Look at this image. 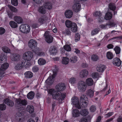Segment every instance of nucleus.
Wrapping results in <instances>:
<instances>
[{"instance_id": "64", "label": "nucleus", "mask_w": 122, "mask_h": 122, "mask_svg": "<svg viewBox=\"0 0 122 122\" xmlns=\"http://www.w3.org/2000/svg\"><path fill=\"white\" fill-rule=\"evenodd\" d=\"M117 121L118 122H122V117H119L117 119Z\"/></svg>"}, {"instance_id": "53", "label": "nucleus", "mask_w": 122, "mask_h": 122, "mask_svg": "<svg viewBox=\"0 0 122 122\" xmlns=\"http://www.w3.org/2000/svg\"><path fill=\"white\" fill-rule=\"evenodd\" d=\"M96 108L95 106L92 105L90 108V110L91 112H94L96 110Z\"/></svg>"}, {"instance_id": "23", "label": "nucleus", "mask_w": 122, "mask_h": 122, "mask_svg": "<svg viewBox=\"0 0 122 122\" xmlns=\"http://www.w3.org/2000/svg\"><path fill=\"white\" fill-rule=\"evenodd\" d=\"M86 84L88 86H91L93 84V81L92 79L91 78H88L86 79Z\"/></svg>"}, {"instance_id": "16", "label": "nucleus", "mask_w": 122, "mask_h": 122, "mask_svg": "<svg viewBox=\"0 0 122 122\" xmlns=\"http://www.w3.org/2000/svg\"><path fill=\"white\" fill-rule=\"evenodd\" d=\"M81 7L80 4L78 3H76L74 4L73 5L72 8L74 11L77 12L80 10Z\"/></svg>"}, {"instance_id": "51", "label": "nucleus", "mask_w": 122, "mask_h": 122, "mask_svg": "<svg viewBox=\"0 0 122 122\" xmlns=\"http://www.w3.org/2000/svg\"><path fill=\"white\" fill-rule=\"evenodd\" d=\"M6 107V106L5 104H0V110H5V109Z\"/></svg>"}, {"instance_id": "33", "label": "nucleus", "mask_w": 122, "mask_h": 122, "mask_svg": "<svg viewBox=\"0 0 122 122\" xmlns=\"http://www.w3.org/2000/svg\"><path fill=\"white\" fill-rule=\"evenodd\" d=\"M27 111L30 113H33L34 111V108L32 105H28L27 107Z\"/></svg>"}, {"instance_id": "5", "label": "nucleus", "mask_w": 122, "mask_h": 122, "mask_svg": "<svg viewBox=\"0 0 122 122\" xmlns=\"http://www.w3.org/2000/svg\"><path fill=\"white\" fill-rule=\"evenodd\" d=\"M86 86L85 82L83 81H79L78 88L80 91L84 92L86 90Z\"/></svg>"}, {"instance_id": "2", "label": "nucleus", "mask_w": 122, "mask_h": 122, "mask_svg": "<svg viewBox=\"0 0 122 122\" xmlns=\"http://www.w3.org/2000/svg\"><path fill=\"white\" fill-rule=\"evenodd\" d=\"M37 44L36 41L33 39L30 40L28 43L29 47L32 49L33 52L35 55L39 56H44L45 53L43 51H40V49L36 47Z\"/></svg>"}, {"instance_id": "32", "label": "nucleus", "mask_w": 122, "mask_h": 122, "mask_svg": "<svg viewBox=\"0 0 122 122\" xmlns=\"http://www.w3.org/2000/svg\"><path fill=\"white\" fill-rule=\"evenodd\" d=\"M34 92L32 91H30L27 94V97L28 99L31 100L34 98Z\"/></svg>"}, {"instance_id": "22", "label": "nucleus", "mask_w": 122, "mask_h": 122, "mask_svg": "<svg viewBox=\"0 0 122 122\" xmlns=\"http://www.w3.org/2000/svg\"><path fill=\"white\" fill-rule=\"evenodd\" d=\"M65 14L66 17L69 18H71L72 16L73 12L71 10H67L65 11Z\"/></svg>"}, {"instance_id": "14", "label": "nucleus", "mask_w": 122, "mask_h": 122, "mask_svg": "<svg viewBox=\"0 0 122 122\" xmlns=\"http://www.w3.org/2000/svg\"><path fill=\"white\" fill-rule=\"evenodd\" d=\"M17 118L19 119L18 121L19 122H22L25 120V118L24 114L20 112H18L17 113Z\"/></svg>"}, {"instance_id": "9", "label": "nucleus", "mask_w": 122, "mask_h": 122, "mask_svg": "<svg viewBox=\"0 0 122 122\" xmlns=\"http://www.w3.org/2000/svg\"><path fill=\"white\" fill-rule=\"evenodd\" d=\"M15 102L17 104L20 106H26L27 104V102L25 99H21L20 98H16Z\"/></svg>"}, {"instance_id": "21", "label": "nucleus", "mask_w": 122, "mask_h": 122, "mask_svg": "<svg viewBox=\"0 0 122 122\" xmlns=\"http://www.w3.org/2000/svg\"><path fill=\"white\" fill-rule=\"evenodd\" d=\"M14 19L15 21L18 24L23 23V20L20 17L15 16L14 17Z\"/></svg>"}, {"instance_id": "7", "label": "nucleus", "mask_w": 122, "mask_h": 122, "mask_svg": "<svg viewBox=\"0 0 122 122\" xmlns=\"http://www.w3.org/2000/svg\"><path fill=\"white\" fill-rule=\"evenodd\" d=\"M9 64L7 63H5L3 64L0 68V77H1L5 74L4 71L9 67Z\"/></svg>"}, {"instance_id": "60", "label": "nucleus", "mask_w": 122, "mask_h": 122, "mask_svg": "<svg viewBox=\"0 0 122 122\" xmlns=\"http://www.w3.org/2000/svg\"><path fill=\"white\" fill-rule=\"evenodd\" d=\"M53 39H46V41L47 42L50 43L52 42Z\"/></svg>"}, {"instance_id": "15", "label": "nucleus", "mask_w": 122, "mask_h": 122, "mask_svg": "<svg viewBox=\"0 0 122 122\" xmlns=\"http://www.w3.org/2000/svg\"><path fill=\"white\" fill-rule=\"evenodd\" d=\"M56 75L53 74L51 76H49L48 78L46 81V83L50 85H52L54 79Z\"/></svg>"}, {"instance_id": "27", "label": "nucleus", "mask_w": 122, "mask_h": 122, "mask_svg": "<svg viewBox=\"0 0 122 122\" xmlns=\"http://www.w3.org/2000/svg\"><path fill=\"white\" fill-rule=\"evenodd\" d=\"M44 8L50 10L52 8V5L51 2H46L44 4Z\"/></svg>"}, {"instance_id": "40", "label": "nucleus", "mask_w": 122, "mask_h": 122, "mask_svg": "<svg viewBox=\"0 0 122 122\" xmlns=\"http://www.w3.org/2000/svg\"><path fill=\"white\" fill-rule=\"evenodd\" d=\"M77 58L76 56H73L70 58V61L72 63H75L77 61Z\"/></svg>"}, {"instance_id": "61", "label": "nucleus", "mask_w": 122, "mask_h": 122, "mask_svg": "<svg viewBox=\"0 0 122 122\" xmlns=\"http://www.w3.org/2000/svg\"><path fill=\"white\" fill-rule=\"evenodd\" d=\"M0 60L2 61H5L6 60V59L5 58V56L4 55L3 56H1L0 57Z\"/></svg>"}, {"instance_id": "54", "label": "nucleus", "mask_w": 122, "mask_h": 122, "mask_svg": "<svg viewBox=\"0 0 122 122\" xmlns=\"http://www.w3.org/2000/svg\"><path fill=\"white\" fill-rule=\"evenodd\" d=\"M32 71L34 72H36L39 70L38 67L36 66H35L33 67L32 68Z\"/></svg>"}, {"instance_id": "6", "label": "nucleus", "mask_w": 122, "mask_h": 122, "mask_svg": "<svg viewBox=\"0 0 122 122\" xmlns=\"http://www.w3.org/2000/svg\"><path fill=\"white\" fill-rule=\"evenodd\" d=\"M23 55L25 59L24 61L26 62V61L28 62L31 59L33 56V54L31 51H28L24 53Z\"/></svg>"}, {"instance_id": "49", "label": "nucleus", "mask_w": 122, "mask_h": 122, "mask_svg": "<svg viewBox=\"0 0 122 122\" xmlns=\"http://www.w3.org/2000/svg\"><path fill=\"white\" fill-rule=\"evenodd\" d=\"M20 56L19 55H17L14 56L13 58V60L14 61H18L20 60Z\"/></svg>"}, {"instance_id": "36", "label": "nucleus", "mask_w": 122, "mask_h": 122, "mask_svg": "<svg viewBox=\"0 0 122 122\" xmlns=\"http://www.w3.org/2000/svg\"><path fill=\"white\" fill-rule=\"evenodd\" d=\"M50 32L46 31L44 35V37L45 38H53Z\"/></svg>"}, {"instance_id": "50", "label": "nucleus", "mask_w": 122, "mask_h": 122, "mask_svg": "<svg viewBox=\"0 0 122 122\" xmlns=\"http://www.w3.org/2000/svg\"><path fill=\"white\" fill-rule=\"evenodd\" d=\"M99 29H95L92 30L91 32V35L93 36L98 33Z\"/></svg>"}, {"instance_id": "46", "label": "nucleus", "mask_w": 122, "mask_h": 122, "mask_svg": "<svg viewBox=\"0 0 122 122\" xmlns=\"http://www.w3.org/2000/svg\"><path fill=\"white\" fill-rule=\"evenodd\" d=\"M109 8L111 10L114 11L116 8V7L114 4L110 3L109 6Z\"/></svg>"}, {"instance_id": "37", "label": "nucleus", "mask_w": 122, "mask_h": 122, "mask_svg": "<svg viewBox=\"0 0 122 122\" xmlns=\"http://www.w3.org/2000/svg\"><path fill=\"white\" fill-rule=\"evenodd\" d=\"M9 24L10 26L13 28H15L17 27V23L13 21H10L9 23Z\"/></svg>"}, {"instance_id": "38", "label": "nucleus", "mask_w": 122, "mask_h": 122, "mask_svg": "<svg viewBox=\"0 0 122 122\" xmlns=\"http://www.w3.org/2000/svg\"><path fill=\"white\" fill-rule=\"evenodd\" d=\"M86 92L87 95L89 96L90 97H92L94 96V91L91 89H89L87 90Z\"/></svg>"}, {"instance_id": "17", "label": "nucleus", "mask_w": 122, "mask_h": 122, "mask_svg": "<svg viewBox=\"0 0 122 122\" xmlns=\"http://www.w3.org/2000/svg\"><path fill=\"white\" fill-rule=\"evenodd\" d=\"M106 68L105 65L101 64L98 65L97 67V70L98 72H102L104 71Z\"/></svg>"}, {"instance_id": "44", "label": "nucleus", "mask_w": 122, "mask_h": 122, "mask_svg": "<svg viewBox=\"0 0 122 122\" xmlns=\"http://www.w3.org/2000/svg\"><path fill=\"white\" fill-rule=\"evenodd\" d=\"M69 20H66L65 22V24L66 27L68 28H70L72 24V23Z\"/></svg>"}, {"instance_id": "19", "label": "nucleus", "mask_w": 122, "mask_h": 122, "mask_svg": "<svg viewBox=\"0 0 122 122\" xmlns=\"http://www.w3.org/2000/svg\"><path fill=\"white\" fill-rule=\"evenodd\" d=\"M88 74V71L86 69L82 70L80 72V76L82 78L86 77Z\"/></svg>"}, {"instance_id": "1", "label": "nucleus", "mask_w": 122, "mask_h": 122, "mask_svg": "<svg viewBox=\"0 0 122 122\" xmlns=\"http://www.w3.org/2000/svg\"><path fill=\"white\" fill-rule=\"evenodd\" d=\"M65 84L64 83H60L55 87L56 90L51 88L48 91V93L52 95L53 98L57 100L62 101L64 100L66 96L65 93H62L59 91H62L65 88Z\"/></svg>"}, {"instance_id": "57", "label": "nucleus", "mask_w": 122, "mask_h": 122, "mask_svg": "<svg viewBox=\"0 0 122 122\" xmlns=\"http://www.w3.org/2000/svg\"><path fill=\"white\" fill-rule=\"evenodd\" d=\"M113 45L111 44H110L107 45V47L108 49H113Z\"/></svg>"}, {"instance_id": "34", "label": "nucleus", "mask_w": 122, "mask_h": 122, "mask_svg": "<svg viewBox=\"0 0 122 122\" xmlns=\"http://www.w3.org/2000/svg\"><path fill=\"white\" fill-rule=\"evenodd\" d=\"M80 113L81 115L85 116L88 114V112L87 109H84L80 111Z\"/></svg>"}, {"instance_id": "20", "label": "nucleus", "mask_w": 122, "mask_h": 122, "mask_svg": "<svg viewBox=\"0 0 122 122\" xmlns=\"http://www.w3.org/2000/svg\"><path fill=\"white\" fill-rule=\"evenodd\" d=\"M64 48H61V50L62 52L65 53V51H70L71 50V48L70 46L69 45L64 46H63Z\"/></svg>"}, {"instance_id": "47", "label": "nucleus", "mask_w": 122, "mask_h": 122, "mask_svg": "<svg viewBox=\"0 0 122 122\" xmlns=\"http://www.w3.org/2000/svg\"><path fill=\"white\" fill-rule=\"evenodd\" d=\"M76 79L74 77L71 78L69 80V82L72 85H73L76 83Z\"/></svg>"}, {"instance_id": "12", "label": "nucleus", "mask_w": 122, "mask_h": 122, "mask_svg": "<svg viewBox=\"0 0 122 122\" xmlns=\"http://www.w3.org/2000/svg\"><path fill=\"white\" fill-rule=\"evenodd\" d=\"M112 63L114 66L117 67H119L121 65L122 61L118 57H116L113 59Z\"/></svg>"}, {"instance_id": "3", "label": "nucleus", "mask_w": 122, "mask_h": 122, "mask_svg": "<svg viewBox=\"0 0 122 122\" xmlns=\"http://www.w3.org/2000/svg\"><path fill=\"white\" fill-rule=\"evenodd\" d=\"M20 30L22 33H29L30 30V27L27 24H22L20 27Z\"/></svg>"}, {"instance_id": "45", "label": "nucleus", "mask_w": 122, "mask_h": 122, "mask_svg": "<svg viewBox=\"0 0 122 122\" xmlns=\"http://www.w3.org/2000/svg\"><path fill=\"white\" fill-rule=\"evenodd\" d=\"M92 77L94 79L98 78L99 77V75L98 72L93 73L92 74Z\"/></svg>"}, {"instance_id": "30", "label": "nucleus", "mask_w": 122, "mask_h": 122, "mask_svg": "<svg viewBox=\"0 0 122 122\" xmlns=\"http://www.w3.org/2000/svg\"><path fill=\"white\" fill-rule=\"evenodd\" d=\"M112 14L111 12H108L106 14L104 18L106 20H109L112 18Z\"/></svg>"}, {"instance_id": "4", "label": "nucleus", "mask_w": 122, "mask_h": 122, "mask_svg": "<svg viewBox=\"0 0 122 122\" xmlns=\"http://www.w3.org/2000/svg\"><path fill=\"white\" fill-rule=\"evenodd\" d=\"M29 63L27 62V63L25 62V61L23 60L22 61L21 64H17L15 66V68L16 70H19L22 69L23 66L27 68L30 67Z\"/></svg>"}, {"instance_id": "18", "label": "nucleus", "mask_w": 122, "mask_h": 122, "mask_svg": "<svg viewBox=\"0 0 122 122\" xmlns=\"http://www.w3.org/2000/svg\"><path fill=\"white\" fill-rule=\"evenodd\" d=\"M4 103L9 106L12 107L14 104V102L8 98H6L4 100Z\"/></svg>"}, {"instance_id": "48", "label": "nucleus", "mask_w": 122, "mask_h": 122, "mask_svg": "<svg viewBox=\"0 0 122 122\" xmlns=\"http://www.w3.org/2000/svg\"><path fill=\"white\" fill-rule=\"evenodd\" d=\"M98 57L96 55H92L91 56V59L93 61H96L98 59Z\"/></svg>"}, {"instance_id": "59", "label": "nucleus", "mask_w": 122, "mask_h": 122, "mask_svg": "<svg viewBox=\"0 0 122 122\" xmlns=\"http://www.w3.org/2000/svg\"><path fill=\"white\" fill-rule=\"evenodd\" d=\"M79 122H87V120L85 118L82 117L81 119Z\"/></svg>"}, {"instance_id": "55", "label": "nucleus", "mask_w": 122, "mask_h": 122, "mask_svg": "<svg viewBox=\"0 0 122 122\" xmlns=\"http://www.w3.org/2000/svg\"><path fill=\"white\" fill-rule=\"evenodd\" d=\"M9 8L10 10L12 11L16 12L17 11V10L15 7L12 6H10Z\"/></svg>"}, {"instance_id": "58", "label": "nucleus", "mask_w": 122, "mask_h": 122, "mask_svg": "<svg viewBox=\"0 0 122 122\" xmlns=\"http://www.w3.org/2000/svg\"><path fill=\"white\" fill-rule=\"evenodd\" d=\"M33 1L37 4H40L43 2V0H33Z\"/></svg>"}, {"instance_id": "10", "label": "nucleus", "mask_w": 122, "mask_h": 122, "mask_svg": "<svg viewBox=\"0 0 122 122\" xmlns=\"http://www.w3.org/2000/svg\"><path fill=\"white\" fill-rule=\"evenodd\" d=\"M85 95H81L80 98V101L81 102V104L82 107H86L88 105V103L86 102L85 98Z\"/></svg>"}, {"instance_id": "41", "label": "nucleus", "mask_w": 122, "mask_h": 122, "mask_svg": "<svg viewBox=\"0 0 122 122\" xmlns=\"http://www.w3.org/2000/svg\"><path fill=\"white\" fill-rule=\"evenodd\" d=\"M38 11L39 12L42 14H45L46 12V10L43 6H40L39 8Z\"/></svg>"}, {"instance_id": "31", "label": "nucleus", "mask_w": 122, "mask_h": 122, "mask_svg": "<svg viewBox=\"0 0 122 122\" xmlns=\"http://www.w3.org/2000/svg\"><path fill=\"white\" fill-rule=\"evenodd\" d=\"M106 56L108 60H111L114 57L113 53L110 51H108L107 53Z\"/></svg>"}, {"instance_id": "13", "label": "nucleus", "mask_w": 122, "mask_h": 122, "mask_svg": "<svg viewBox=\"0 0 122 122\" xmlns=\"http://www.w3.org/2000/svg\"><path fill=\"white\" fill-rule=\"evenodd\" d=\"M94 16L97 19L99 22H101L103 21L102 16L101 13L99 11H97L95 12L93 14Z\"/></svg>"}, {"instance_id": "24", "label": "nucleus", "mask_w": 122, "mask_h": 122, "mask_svg": "<svg viewBox=\"0 0 122 122\" xmlns=\"http://www.w3.org/2000/svg\"><path fill=\"white\" fill-rule=\"evenodd\" d=\"M24 75L25 77L26 78H30L33 76V74L30 71H27L25 73Z\"/></svg>"}, {"instance_id": "25", "label": "nucleus", "mask_w": 122, "mask_h": 122, "mask_svg": "<svg viewBox=\"0 0 122 122\" xmlns=\"http://www.w3.org/2000/svg\"><path fill=\"white\" fill-rule=\"evenodd\" d=\"M72 113L73 117H74L79 116L80 114L79 111L77 109L73 110Z\"/></svg>"}, {"instance_id": "8", "label": "nucleus", "mask_w": 122, "mask_h": 122, "mask_svg": "<svg viewBox=\"0 0 122 122\" xmlns=\"http://www.w3.org/2000/svg\"><path fill=\"white\" fill-rule=\"evenodd\" d=\"M71 101L75 107L78 109H80L81 107L80 106L79 101L78 98L76 97H74L71 99Z\"/></svg>"}, {"instance_id": "35", "label": "nucleus", "mask_w": 122, "mask_h": 122, "mask_svg": "<svg viewBox=\"0 0 122 122\" xmlns=\"http://www.w3.org/2000/svg\"><path fill=\"white\" fill-rule=\"evenodd\" d=\"M46 62V60L42 58H40L38 60V64L40 65H44Z\"/></svg>"}, {"instance_id": "26", "label": "nucleus", "mask_w": 122, "mask_h": 122, "mask_svg": "<svg viewBox=\"0 0 122 122\" xmlns=\"http://www.w3.org/2000/svg\"><path fill=\"white\" fill-rule=\"evenodd\" d=\"M71 30L73 32H75L77 31V26L76 24L75 23L73 22L71 25Z\"/></svg>"}, {"instance_id": "28", "label": "nucleus", "mask_w": 122, "mask_h": 122, "mask_svg": "<svg viewBox=\"0 0 122 122\" xmlns=\"http://www.w3.org/2000/svg\"><path fill=\"white\" fill-rule=\"evenodd\" d=\"M49 52L53 55H55L57 52V50L55 46H51L50 48Z\"/></svg>"}, {"instance_id": "56", "label": "nucleus", "mask_w": 122, "mask_h": 122, "mask_svg": "<svg viewBox=\"0 0 122 122\" xmlns=\"http://www.w3.org/2000/svg\"><path fill=\"white\" fill-rule=\"evenodd\" d=\"M5 31V29L3 28H0V34L1 35L4 33Z\"/></svg>"}, {"instance_id": "39", "label": "nucleus", "mask_w": 122, "mask_h": 122, "mask_svg": "<svg viewBox=\"0 0 122 122\" xmlns=\"http://www.w3.org/2000/svg\"><path fill=\"white\" fill-rule=\"evenodd\" d=\"M69 60V58L66 57H64L63 58L62 63L63 64L66 65L68 63Z\"/></svg>"}, {"instance_id": "42", "label": "nucleus", "mask_w": 122, "mask_h": 122, "mask_svg": "<svg viewBox=\"0 0 122 122\" xmlns=\"http://www.w3.org/2000/svg\"><path fill=\"white\" fill-rule=\"evenodd\" d=\"M114 50L115 51V53L117 55L119 54L120 52V48L118 46H116L114 48Z\"/></svg>"}, {"instance_id": "62", "label": "nucleus", "mask_w": 122, "mask_h": 122, "mask_svg": "<svg viewBox=\"0 0 122 122\" xmlns=\"http://www.w3.org/2000/svg\"><path fill=\"white\" fill-rule=\"evenodd\" d=\"M113 113V112H109L106 115L107 116V117H108L112 115Z\"/></svg>"}, {"instance_id": "52", "label": "nucleus", "mask_w": 122, "mask_h": 122, "mask_svg": "<svg viewBox=\"0 0 122 122\" xmlns=\"http://www.w3.org/2000/svg\"><path fill=\"white\" fill-rule=\"evenodd\" d=\"M11 1L12 5L14 6H16L17 5L18 3L17 0H11Z\"/></svg>"}, {"instance_id": "11", "label": "nucleus", "mask_w": 122, "mask_h": 122, "mask_svg": "<svg viewBox=\"0 0 122 122\" xmlns=\"http://www.w3.org/2000/svg\"><path fill=\"white\" fill-rule=\"evenodd\" d=\"M116 24L113 21H110L107 23L105 25L102 24L100 25V27L102 29H105L107 28V26H111L114 27Z\"/></svg>"}, {"instance_id": "63", "label": "nucleus", "mask_w": 122, "mask_h": 122, "mask_svg": "<svg viewBox=\"0 0 122 122\" xmlns=\"http://www.w3.org/2000/svg\"><path fill=\"white\" fill-rule=\"evenodd\" d=\"M81 66L82 67L85 68H86L88 66V65L86 63H83L81 65Z\"/></svg>"}, {"instance_id": "29", "label": "nucleus", "mask_w": 122, "mask_h": 122, "mask_svg": "<svg viewBox=\"0 0 122 122\" xmlns=\"http://www.w3.org/2000/svg\"><path fill=\"white\" fill-rule=\"evenodd\" d=\"M48 18L47 17L44 16L40 18L38 20L39 22L42 24L47 21Z\"/></svg>"}, {"instance_id": "43", "label": "nucleus", "mask_w": 122, "mask_h": 122, "mask_svg": "<svg viewBox=\"0 0 122 122\" xmlns=\"http://www.w3.org/2000/svg\"><path fill=\"white\" fill-rule=\"evenodd\" d=\"M2 50L3 51L6 53H10V50L8 47L4 46L2 48Z\"/></svg>"}]
</instances>
